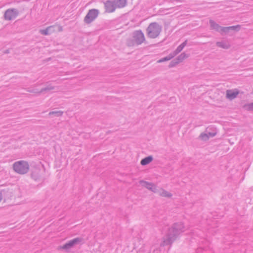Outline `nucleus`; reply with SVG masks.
<instances>
[{"label": "nucleus", "mask_w": 253, "mask_h": 253, "mask_svg": "<svg viewBox=\"0 0 253 253\" xmlns=\"http://www.w3.org/2000/svg\"><path fill=\"white\" fill-rule=\"evenodd\" d=\"M241 29L240 25H237L235 26L223 27V34H228L231 32H239Z\"/></svg>", "instance_id": "f8f14e48"}, {"label": "nucleus", "mask_w": 253, "mask_h": 253, "mask_svg": "<svg viewBox=\"0 0 253 253\" xmlns=\"http://www.w3.org/2000/svg\"><path fill=\"white\" fill-rule=\"evenodd\" d=\"M83 241V238L77 237L69 241L72 247L76 245L79 244L80 243Z\"/></svg>", "instance_id": "6ab92c4d"}, {"label": "nucleus", "mask_w": 253, "mask_h": 253, "mask_svg": "<svg viewBox=\"0 0 253 253\" xmlns=\"http://www.w3.org/2000/svg\"><path fill=\"white\" fill-rule=\"evenodd\" d=\"M50 29V27H48L44 29L41 30L40 33L43 35H48L49 34H50V33L49 32Z\"/></svg>", "instance_id": "bb28decb"}, {"label": "nucleus", "mask_w": 253, "mask_h": 253, "mask_svg": "<svg viewBox=\"0 0 253 253\" xmlns=\"http://www.w3.org/2000/svg\"><path fill=\"white\" fill-rule=\"evenodd\" d=\"M216 128L213 126L208 127L205 130L202 132L199 136L200 139L203 141L208 140L210 138H212L217 134Z\"/></svg>", "instance_id": "39448f33"}, {"label": "nucleus", "mask_w": 253, "mask_h": 253, "mask_svg": "<svg viewBox=\"0 0 253 253\" xmlns=\"http://www.w3.org/2000/svg\"><path fill=\"white\" fill-rule=\"evenodd\" d=\"M159 192L157 193V194H159L160 196L164 197H168V198H170L172 195L168 192L167 190L163 189V188H160L159 189Z\"/></svg>", "instance_id": "a211bd4d"}, {"label": "nucleus", "mask_w": 253, "mask_h": 253, "mask_svg": "<svg viewBox=\"0 0 253 253\" xmlns=\"http://www.w3.org/2000/svg\"><path fill=\"white\" fill-rule=\"evenodd\" d=\"M59 248L60 249L68 250L73 247H72L70 242L68 241V242L66 243L64 245H63L62 246H60Z\"/></svg>", "instance_id": "393cba45"}, {"label": "nucleus", "mask_w": 253, "mask_h": 253, "mask_svg": "<svg viewBox=\"0 0 253 253\" xmlns=\"http://www.w3.org/2000/svg\"><path fill=\"white\" fill-rule=\"evenodd\" d=\"M216 45L217 47H220V48H222L225 49H229L231 46L229 43L228 42L225 41H222L221 42H216Z\"/></svg>", "instance_id": "4468645a"}, {"label": "nucleus", "mask_w": 253, "mask_h": 253, "mask_svg": "<svg viewBox=\"0 0 253 253\" xmlns=\"http://www.w3.org/2000/svg\"><path fill=\"white\" fill-rule=\"evenodd\" d=\"M19 11L16 8L7 9L4 14V18L6 20L15 19L19 14Z\"/></svg>", "instance_id": "6e6552de"}, {"label": "nucleus", "mask_w": 253, "mask_h": 253, "mask_svg": "<svg viewBox=\"0 0 253 253\" xmlns=\"http://www.w3.org/2000/svg\"><path fill=\"white\" fill-rule=\"evenodd\" d=\"M5 189H3V190H1L0 191V202L1 201V200H2V194H4L5 192Z\"/></svg>", "instance_id": "c85d7f7f"}, {"label": "nucleus", "mask_w": 253, "mask_h": 253, "mask_svg": "<svg viewBox=\"0 0 253 253\" xmlns=\"http://www.w3.org/2000/svg\"><path fill=\"white\" fill-rule=\"evenodd\" d=\"M54 89V87L51 85L50 84H49V85H47V86L42 88L39 91V94H41L44 92H48V91H49L51 90Z\"/></svg>", "instance_id": "5701e85b"}, {"label": "nucleus", "mask_w": 253, "mask_h": 253, "mask_svg": "<svg viewBox=\"0 0 253 253\" xmlns=\"http://www.w3.org/2000/svg\"><path fill=\"white\" fill-rule=\"evenodd\" d=\"M162 26L156 22L151 23L146 29L147 36L150 39H155L160 34Z\"/></svg>", "instance_id": "7ed1b4c3"}, {"label": "nucleus", "mask_w": 253, "mask_h": 253, "mask_svg": "<svg viewBox=\"0 0 253 253\" xmlns=\"http://www.w3.org/2000/svg\"><path fill=\"white\" fill-rule=\"evenodd\" d=\"M175 55H174V53L173 52L170 53L169 55L164 58H162L159 60L157 62L158 63H162L164 62H166L172 59Z\"/></svg>", "instance_id": "aec40b11"}, {"label": "nucleus", "mask_w": 253, "mask_h": 253, "mask_svg": "<svg viewBox=\"0 0 253 253\" xmlns=\"http://www.w3.org/2000/svg\"><path fill=\"white\" fill-rule=\"evenodd\" d=\"M9 50H9V49H6V50H4V51H3V53H4V54H8V53H9L10 52Z\"/></svg>", "instance_id": "c756f323"}, {"label": "nucleus", "mask_w": 253, "mask_h": 253, "mask_svg": "<svg viewBox=\"0 0 253 253\" xmlns=\"http://www.w3.org/2000/svg\"><path fill=\"white\" fill-rule=\"evenodd\" d=\"M27 91L31 92V93L39 94V91L37 89H28Z\"/></svg>", "instance_id": "cd10ccee"}, {"label": "nucleus", "mask_w": 253, "mask_h": 253, "mask_svg": "<svg viewBox=\"0 0 253 253\" xmlns=\"http://www.w3.org/2000/svg\"><path fill=\"white\" fill-rule=\"evenodd\" d=\"M104 8L105 9V12L112 13L115 11L116 7L114 2L113 0H107L104 2Z\"/></svg>", "instance_id": "9d476101"}, {"label": "nucleus", "mask_w": 253, "mask_h": 253, "mask_svg": "<svg viewBox=\"0 0 253 253\" xmlns=\"http://www.w3.org/2000/svg\"><path fill=\"white\" fill-rule=\"evenodd\" d=\"M178 64H179V62L177 60H176V58H175L171 61V62L169 64L168 67L169 68H171L175 67Z\"/></svg>", "instance_id": "a878e982"}, {"label": "nucleus", "mask_w": 253, "mask_h": 253, "mask_svg": "<svg viewBox=\"0 0 253 253\" xmlns=\"http://www.w3.org/2000/svg\"><path fill=\"white\" fill-rule=\"evenodd\" d=\"M99 14V11L97 9H89L84 19V22L86 24H90L98 17Z\"/></svg>", "instance_id": "423d86ee"}, {"label": "nucleus", "mask_w": 253, "mask_h": 253, "mask_svg": "<svg viewBox=\"0 0 253 253\" xmlns=\"http://www.w3.org/2000/svg\"><path fill=\"white\" fill-rule=\"evenodd\" d=\"M43 171L39 168L35 167L31 169V177L35 181H40L42 179Z\"/></svg>", "instance_id": "0eeeda50"}, {"label": "nucleus", "mask_w": 253, "mask_h": 253, "mask_svg": "<svg viewBox=\"0 0 253 253\" xmlns=\"http://www.w3.org/2000/svg\"><path fill=\"white\" fill-rule=\"evenodd\" d=\"M188 57L189 55L188 54H186L185 52H183L176 58V60H177L179 63Z\"/></svg>", "instance_id": "412c9836"}, {"label": "nucleus", "mask_w": 253, "mask_h": 253, "mask_svg": "<svg viewBox=\"0 0 253 253\" xmlns=\"http://www.w3.org/2000/svg\"><path fill=\"white\" fill-rule=\"evenodd\" d=\"M63 114V112L62 111H54L49 113V115L51 116L54 115L56 117L61 116Z\"/></svg>", "instance_id": "b1692460"}, {"label": "nucleus", "mask_w": 253, "mask_h": 253, "mask_svg": "<svg viewBox=\"0 0 253 253\" xmlns=\"http://www.w3.org/2000/svg\"><path fill=\"white\" fill-rule=\"evenodd\" d=\"M187 40H186L184 42L180 44L173 52H172L174 53V55L176 56L182 50L183 48L187 45Z\"/></svg>", "instance_id": "f3484780"}, {"label": "nucleus", "mask_w": 253, "mask_h": 253, "mask_svg": "<svg viewBox=\"0 0 253 253\" xmlns=\"http://www.w3.org/2000/svg\"><path fill=\"white\" fill-rule=\"evenodd\" d=\"M153 160V157L152 155L147 156L141 160L140 164L142 166H146L149 164Z\"/></svg>", "instance_id": "dca6fc26"}, {"label": "nucleus", "mask_w": 253, "mask_h": 253, "mask_svg": "<svg viewBox=\"0 0 253 253\" xmlns=\"http://www.w3.org/2000/svg\"><path fill=\"white\" fill-rule=\"evenodd\" d=\"M185 231V226L183 222H177L173 223L169 227L165 235L162 238L160 244L161 247L170 246L179 239L180 236Z\"/></svg>", "instance_id": "f257e3e1"}, {"label": "nucleus", "mask_w": 253, "mask_h": 253, "mask_svg": "<svg viewBox=\"0 0 253 253\" xmlns=\"http://www.w3.org/2000/svg\"><path fill=\"white\" fill-rule=\"evenodd\" d=\"M239 93V91L237 89H228L226 92V97L232 100L237 97Z\"/></svg>", "instance_id": "ddd939ff"}, {"label": "nucleus", "mask_w": 253, "mask_h": 253, "mask_svg": "<svg viewBox=\"0 0 253 253\" xmlns=\"http://www.w3.org/2000/svg\"><path fill=\"white\" fill-rule=\"evenodd\" d=\"M145 42L144 34L141 30H135L131 34V37L126 40V45L128 47L139 45Z\"/></svg>", "instance_id": "f03ea898"}, {"label": "nucleus", "mask_w": 253, "mask_h": 253, "mask_svg": "<svg viewBox=\"0 0 253 253\" xmlns=\"http://www.w3.org/2000/svg\"><path fill=\"white\" fill-rule=\"evenodd\" d=\"M13 169L16 173L24 174L28 171L29 165L27 162L21 160L13 164Z\"/></svg>", "instance_id": "20e7f679"}, {"label": "nucleus", "mask_w": 253, "mask_h": 253, "mask_svg": "<svg viewBox=\"0 0 253 253\" xmlns=\"http://www.w3.org/2000/svg\"><path fill=\"white\" fill-rule=\"evenodd\" d=\"M139 183L143 187L146 188L147 189L154 193H157L159 192V188H158L157 186L152 182H149L144 180H141L139 181Z\"/></svg>", "instance_id": "1a4fd4ad"}, {"label": "nucleus", "mask_w": 253, "mask_h": 253, "mask_svg": "<svg viewBox=\"0 0 253 253\" xmlns=\"http://www.w3.org/2000/svg\"><path fill=\"white\" fill-rule=\"evenodd\" d=\"M243 108L246 111L253 112V102L244 104Z\"/></svg>", "instance_id": "4be33fe9"}, {"label": "nucleus", "mask_w": 253, "mask_h": 253, "mask_svg": "<svg viewBox=\"0 0 253 253\" xmlns=\"http://www.w3.org/2000/svg\"><path fill=\"white\" fill-rule=\"evenodd\" d=\"M113 1L116 8L124 7L127 3L126 0H113Z\"/></svg>", "instance_id": "2eb2a0df"}, {"label": "nucleus", "mask_w": 253, "mask_h": 253, "mask_svg": "<svg viewBox=\"0 0 253 253\" xmlns=\"http://www.w3.org/2000/svg\"><path fill=\"white\" fill-rule=\"evenodd\" d=\"M209 24L211 30H214L215 31L219 33L221 35H223V27L220 26L212 19H210L209 20Z\"/></svg>", "instance_id": "9b49d317"}]
</instances>
